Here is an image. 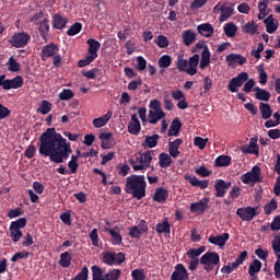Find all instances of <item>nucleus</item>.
<instances>
[{
    "mask_svg": "<svg viewBox=\"0 0 280 280\" xmlns=\"http://www.w3.org/2000/svg\"><path fill=\"white\" fill-rule=\"evenodd\" d=\"M38 152L49 156L50 162L61 164L73 153L71 143L58 133L56 128H48L39 138Z\"/></svg>",
    "mask_w": 280,
    "mask_h": 280,
    "instance_id": "f257e3e1",
    "label": "nucleus"
},
{
    "mask_svg": "<svg viewBox=\"0 0 280 280\" xmlns=\"http://www.w3.org/2000/svg\"><path fill=\"white\" fill-rule=\"evenodd\" d=\"M148 188V183H145V176L135 175L128 176L126 178L125 191L132 195L136 200H143L145 197V189Z\"/></svg>",
    "mask_w": 280,
    "mask_h": 280,
    "instance_id": "f03ea898",
    "label": "nucleus"
},
{
    "mask_svg": "<svg viewBox=\"0 0 280 280\" xmlns=\"http://www.w3.org/2000/svg\"><path fill=\"white\" fill-rule=\"evenodd\" d=\"M199 63V56L194 55L188 60L184 59L183 56L177 57L176 68L180 72H186L189 75H195L197 73V67Z\"/></svg>",
    "mask_w": 280,
    "mask_h": 280,
    "instance_id": "7ed1b4c3",
    "label": "nucleus"
},
{
    "mask_svg": "<svg viewBox=\"0 0 280 280\" xmlns=\"http://www.w3.org/2000/svg\"><path fill=\"white\" fill-rule=\"evenodd\" d=\"M153 156H154V150H148L143 153H140V155L136 158V160L130 161V164L133 171L145 172V170H148L151 166Z\"/></svg>",
    "mask_w": 280,
    "mask_h": 280,
    "instance_id": "20e7f679",
    "label": "nucleus"
},
{
    "mask_svg": "<svg viewBox=\"0 0 280 280\" xmlns=\"http://www.w3.org/2000/svg\"><path fill=\"white\" fill-rule=\"evenodd\" d=\"M220 255L215 252H207L200 258V265L208 273L212 272L214 266H219Z\"/></svg>",
    "mask_w": 280,
    "mask_h": 280,
    "instance_id": "39448f33",
    "label": "nucleus"
},
{
    "mask_svg": "<svg viewBox=\"0 0 280 280\" xmlns=\"http://www.w3.org/2000/svg\"><path fill=\"white\" fill-rule=\"evenodd\" d=\"M32 36L28 35L25 32L16 33L12 36V38L9 40L10 45L14 48H24L28 45L31 42Z\"/></svg>",
    "mask_w": 280,
    "mask_h": 280,
    "instance_id": "423d86ee",
    "label": "nucleus"
},
{
    "mask_svg": "<svg viewBox=\"0 0 280 280\" xmlns=\"http://www.w3.org/2000/svg\"><path fill=\"white\" fill-rule=\"evenodd\" d=\"M244 184L260 183L262 182L261 170L259 166H254L250 172L245 173L241 177Z\"/></svg>",
    "mask_w": 280,
    "mask_h": 280,
    "instance_id": "0eeeda50",
    "label": "nucleus"
},
{
    "mask_svg": "<svg viewBox=\"0 0 280 280\" xmlns=\"http://www.w3.org/2000/svg\"><path fill=\"white\" fill-rule=\"evenodd\" d=\"M236 215H238L243 222H252L257 215V208L250 206L238 208L236 210Z\"/></svg>",
    "mask_w": 280,
    "mask_h": 280,
    "instance_id": "6e6552de",
    "label": "nucleus"
},
{
    "mask_svg": "<svg viewBox=\"0 0 280 280\" xmlns=\"http://www.w3.org/2000/svg\"><path fill=\"white\" fill-rule=\"evenodd\" d=\"M248 80V74L246 72L240 73L237 77L230 80L228 90L231 93L238 92V89Z\"/></svg>",
    "mask_w": 280,
    "mask_h": 280,
    "instance_id": "1a4fd4ad",
    "label": "nucleus"
},
{
    "mask_svg": "<svg viewBox=\"0 0 280 280\" xmlns=\"http://www.w3.org/2000/svg\"><path fill=\"white\" fill-rule=\"evenodd\" d=\"M208 203H209L208 198H202L197 202L190 203L189 206L190 213H198L199 215H202V213H205V211H207L208 209Z\"/></svg>",
    "mask_w": 280,
    "mask_h": 280,
    "instance_id": "9d476101",
    "label": "nucleus"
},
{
    "mask_svg": "<svg viewBox=\"0 0 280 280\" xmlns=\"http://www.w3.org/2000/svg\"><path fill=\"white\" fill-rule=\"evenodd\" d=\"M232 183L231 182H225L223 179H218L214 184V190L215 194L214 196L217 198H223L228 191V189L231 187Z\"/></svg>",
    "mask_w": 280,
    "mask_h": 280,
    "instance_id": "9b49d317",
    "label": "nucleus"
},
{
    "mask_svg": "<svg viewBox=\"0 0 280 280\" xmlns=\"http://www.w3.org/2000/svg\"><path fill=\"white\" fill-rule=\"evenodd\" d=\"M104 232L109 233V235L112 237V244L114 246H119V245H121V242H124V237L119 233V228L118 226H115L114 229L105 228Z\"/></svg>",
    "mask_w": 280,
    "mask_h": 280,
    "instance_id": "f8f14e48",
    "label": "nucleus"
},
{
    "mask_svg": "<svg viewBox=\"0 0 280 280\" xmlns=\"http://www.w3.org/2000/svg\"><path fill=\"white\" fill-rule=\"evenodd\" d=\"M98 138L102 140L101 148L103 149H110L117 143L110 132H101Z\"/></svg>",
    "mask_w": 280,
    "mask_h": 280,
    "instance_id": "ddd939ff",
    "label": "nucleus"
},
{
    "mask_svg": "<svg viewBox=\"0 0 280 280\" xmlns=\"http://www.w3.org/2000/svg\"><path fill=\"white\" fill-rule=\"evenodd\" d=\"M171 280H188V272L183 264H177L175 266L174 272L171 276Z\"/></svg>",
    "mask_w": 280,
    "mask_h": 280,
    "instance_id": "4468645a",
    "label": "nucleus"
},
{
    "mask_svg": "<svg viewBox=\"0 0 280 280\" xmlns=\"http://www.w3.org/2000/svg\"><path fill=\"white\" fill-rule=\"evenodd\" d=\"M59 51V47L55 44H48L42 49V60L46 61L48 58L56 56Z\"/></svg>",
    "mask_w": 280,
    "mask_h": 280,
    "instance_id": "2eb2a0df",
    "label": "nucleus"
},
{
    "mask_svg": "<svg viewBox=\"0 0 280 280\" xmlns=\"http://www.w3.org/2000/svg\"><path fill=\"white\" fill-rule=\"evenodd\" d=\"M229 240H230V234L223 233V234L217 235V236H213V235L209 236L208 243L222 248V246H225V244Z\"/></svg>",
    "mask_w": 280,
    "mask_h": 280,
    "instance_id": "dca6fc26",
    "label": "nucleus"
},
{
    "mask_svg": "<svg viewBox=\"0 0 280 280\" xmlns=\"http://www.w3.org/2000/svg\"><path fill=\"white\" fill-rule=\"evenodd\" d=\"M24 79L21 75H16L13 79H7L5 81V90H16L23 88Z\"/></svg>",
    "mask_w": 280,
    "mask_h": 280,
    "instance_id": "f3484780",
    "label": "nucleus"
},
{
    "mask_svg": "<svg viewBox=\"0 0 280 280\" xmlns=\"http://www.w3.org/2000/svg\"><path fill=\"white\" fill-rule=\"evenodd\" d=\"M184 179L188 180L191 186L199 187L200 189H206L209 186V180H199L197 177L191 176L189 174L184 175Z\"/></svg>",
    "mask_w": 280,
    "mask_h": 280,
    "instance_id": "a211bd4d",
    "label": "nucleus"
},
{
    "mask_svg": "<svg viewBox=\"0 0 280 280\" xmlns=\"http://www.w3.org/2000/svg\"><path fill=\"white\" fill-rule=\"evenodd\" d=\"M261 268V261L255 258L248 267V275L252 278L250 280H257L256 275L260 272Z\"/></svg>",
    "mask_w": 280,
    "mask_h": 280,
    "instance_id": "6ab92c4d",
    "label": "nucleus"
},
{
    "mask_svg": "<svg viewBox=\"0 0 280 280\" xmlns=\"http://www.w3.org/2000/svg\"><path fill=\"white\" fill-rule=\"evenodd\" d=\"M168 198V190L165 189V187H159L155 189V192L153 195L154 202H159L160 205H163Z\"/></svg>",
    "mask_w": 280,
    "mask_h": 280,
    "instance_id": "aec40b11",
    "label": "nucleus"
},
{
    "mask_svg": "<svg viewBox=\"0 0 280 280\" xmlns=\"http://www.w3.org/2000/svg\"><path fill=\"white\" fill-rule=\"evenodd\" d=\"M68 167H69L70 171H68L67 167H65L63 165H60V166L57 168V172H58L59 174H62V175L77 174L78 171H79L80 164H79V163H75V162L69 161V162H68Z\"/></svg>",
    "mask_w": 280,
    "mask_h": 280,
    "instance_id": "412c9836",
    "label": "nucleus"
},
{
    "mask_svg": "<svg viewBox=\"0 0 280 280\" xmlns=\"http://www.w3.org/2000/svg\"><path fill=\"white\" fill-rule=\"evenodd\" d=\"M89 48H88V52H89V56L93 57L94 59L97 58V51H100V48L102 47V44H100V42L93 39V38H90L88 42H86Z\"/></svg>",
    "mask_w": 280,
    "mask_h": 280,
    "instance_id": "4be33fe9",
    "label": "nucleus"
},
{
    "mask_svg": "<svg viewBox=\"0 0 280 280\" xmlns=\"http://www.w3.org/2000/svg\"><path fill=\"white\" fill-rule=\"evenodd\" d=\"M69 20L61 16V14H55L52 16V27L56 30H63L67 27Z\"/></svg>",
    "mask_w": 280,
    "mask_h": 280,
    "instance_id": "5701e85b",
    "label": "nucleus"
},
{
    "mask_svg": "<svg viewBox=\"0 0 280 280\" xmlns=\"http://www.w3.org/2000/svg\"><path fill=\"white\" fill-rule=\"evenodd\" d=\"M50 21L48 19H44L39 22L38 32L44 40H48L49 32H50Z\"/></svg>",
    "mask_w": 280,
    "mask_h": 280,
    "instance_id": "b1692460",
    "label": "nucleus"
},
{
    "mask_svg": "<svg viewBox=\"0 0 280 280\" xmlns=\"http://www.w3.org/2000/svg\"><path fill=\"white\" fill-rule=\"evenodd\" d=\"M112 117H113V112L108 110L105 115L93 119V126L95 128H102V127L106 126V124H108V121L110 120Z\"/></svg>",
    "mask_w": 280,
    "mask_h": 280,
    "instance_id": "393cba45",
    "label": "nucleus"
},
{
    "mask_svg": "<svg viewBox=\"0 0 280 280\" xmlns=\"http://www.w3.org/2000/svg\"><path fill=\"white\" fill-rule=\"evenodd\" d=\"M225 60L229 66H233L235 63H238L240 66H243L247 62L246 58L241 55L230 54L225 57Z\"/></svg>",
    "mask_w": 280,
    "mask_h": 280,
    "instance_id": "a878e982",
    "label": "nucleus"
},
{
    "mask_svg": "<svg viewBox=\"0 0 280 280\" xmlns=\"http://www.w3.org/2000/svg\"><path fill=\"white\" fill-rule=\"evenodd\" d=\"M183 143L182 139H176L175 141H168V152L170 155L173 158H177L179 155L178 148Z\"/></svg>",
    "mask_w": 280,
    "mask_h": 280,
    "instance_id": "bb28decb",
    "label": "nucleus"
},
{
    "mask_svg": "<svg viewBox=\"0 0 280 280\" xmlns=\"http://www.w3.org/2000/svg\"><path fill=\"white\" fill-rule=\"evenodd\" d=\"M197 31L200 35L205 37H211V35L214 33L212 25L209 23L198 25Z\"/></svg>",
    "mask_w": 280,
    "mask_h": 280,
    "instance_id": "cd10ccee",
    "label": "nucleus"
},
{
    "mask_svg": "<svg viewBox=\"0 0 280 280\" xmlns=\"http://www.w3.org/2000/svg\"><path fill=\"white\" fill-rule=\"evenodd\" d=\"M160 138H161L160 135L147 136L144 138V142H142V147H148V148L152 149V148L156 147Z\"/></svg>",
    "mask_w": 280,
    "mask_h": 280,
    "instance_id": "c85d7f7f",
    "label": "nucleus"
},
{
    "mask_svg": "<svg viewBox=\"0 0 280 280\" xmlns=\"http://www.w3.org/2000/svg\"><path fill=\"white\" fill-rule=\"evenodd\" d=\"M180 128H182V122L179 121L178 118H175L172 124H171V127H170V130L167 132V136L172 137V136H175L177 137L179 131H180Z\"/></svg>",
    "mask_w": 280,
    "mask_h": 280,
    "instance_id": "c756f323",
    "label": "nucleus"
},
{
    "mask_svg": "<svg viewBox=\"0 0 280 280\" xmlns=\"http://www.w3.org/2000/svg\"><path fill=\"white\" fill-rule=\"evenodd\" d=\"M72 256L69 252L60 254L59 265L61 268H69L71 266Z\"/></svg>",
    "mask_w": 280,
    "mask_h": 280,
    "instance_id": "7c9ffc66",
    "label": "nucleus"
},
{
    "mask_svg": "<svg viewBox=\"0 0 280 280\" xmlns=\"http://www.w3.org/2000/svg\"><path fill=\"white\" fill-rule=\"evenodd\" d=\"M254 91H256V94H255V97L258 100V101H265V102H268L270 100V96L271 94L264 90V89H260L258 86H256L254 89Z\"/></svg>",
    "mask_w": 280,
    "mask_h": 280,
    "instance_id": "2f4dec72",
    "label": "nucleus"
},
{
    "mask_svg": "<svg viewBox=\"0 0 280 280\" xmlns=\"http://www.w3.org/2000/svg\"><path fill=\"white\" fill-rule=\"evenodd\" d=\"M155 231L159 234L165 233L166 235H170V233H171V225L168 223V220L165 219L163 222L158 223L156 228H155Z\"/></svg>",
    "mask_w": 280,
    "mask_h": 280,
    "instance_id": "473e14b6",
    "label": "nucleus"
},
{
    "mask_svg": "<svg viewBox=\"0 0 280 280\" xmlns=\"http://www.w3.org/2000/svg\"><path fill=\"white\" fill-rule=\"evenodd\" d=\"M22 237L23 232L19 228L10 225V238L12 240V242H14V244H18V242H20Z\"/></svg>",
    "mask_w": 280,
    "mask_h": 280,
    "instance_id": "72a5a7b5",
    "label": "nucleus"
},
{
    "mask_svg": "<svg viewBox=\"0 0 280 280\" xmlns=\"http://www.w3.org/2000/svg\"><path fill=\"white\" fill-rule=\"evenodd\" d=\"M172 163V158L167 153L163 152L159 155V165L162 168H167Z\"/></svg>",
    "mask_w": 280,
    "mask_h": 280,
    "instance_id": "f704fd0d",
    "label": "nucleus"
},
{
    "mask_svg": "<svg viewBox=\"0 0 280 280\" xmlns=\"http://www.w3.org/2000/svg\"><path fill=\"white\" fill-rule=\"evenodd\" d=\"M182 38H183V43L186 46H190L196 40V35L192 31L187 30L183 33Z\"/></svg>",
    "mask_w": 280,
    "mask_h": 280,
    "instance_id": "c9c22d12",
    "label": "nucleus"
},
{
    "mask_svg": "<svg viewBox=\"0 0 280 280\" xmlns=\"http://www.w3.org/2000/svg\"><path fill=\"white\" fill-rule=\"evenodd\" d=\"M233 12H234V9L232 7H226L225 3H224L223 7H222V10H221V15L219 18V21L220 22L228 21V19L231 18Z\"/></svg>",
    "mask_w": 280,
    "mask_h": 280,
    "instance_id": "e433bc0d",
    "label": "nucleus"
},
{
    "mask_svg": "<svg viewBox=\"0 0 280 280\" xmlns=\"http://www.w3.org/2000/svg\"><path fill=\"white\" fill-rule=\"evenodd\" d=\"M206 246H200L199 248H190L187 250L186 255L189 259H199L198 257L205 253Z\"/></svg>",
    "mask_w": 280,
    "mask_h": 280,
    "instance_id": "4c0bfd02",
    "label": "nucleus"
},
{
    "mask_svg": "<svg viewBox=\"0 0 280 280\" xmlns=\"http://www.w3.org/2000/svg\"><path fill=\"white\" fill-rule=\"evenodd\" d=\"M165 118V114L163 112H155V110H150L149 112V122L150 124H156L159 122L160 119Z\"/></svg>",
    "mask_w": 280,
    "mask_h": 280,
    "instance_id": "58836bf2",
    "label": "nucleus"
},
{
    "mask_svg": "<svg viewBox=\"0 0 280 280\" xmlns=\"http://www.w3.org/2000/svg\"><path fill=\"white\" fill-rule=\"evenodd\" d=\"M231 156L229 155H220L215 159L214 165L217 167H223V166H229L231 164Z\"/></svg>",
    "mask_w": 280,
    "mask_h": 280,
    "instance_id": "ea45409f",
    "label": "nucleus"
},
{
    "mask_svg": "<svg viewBox=\"0 0 280 280\" xmlns=\"http://www.w3.org/2000/svg\"><path fill=\"white\" fill-rule=\"evenodd\" d=\"M7 66H8V70L10 72H19L21 71V63L18 62V60L14 58V57H10L8 62H7Z\"/></svg>",
    "mask_w": 280,
    "mask_h": 280,
    "instance_id": "a19ab883",
    "label": "nucleus"
},
{
    "mask_svg": "<svg viewBox=\"0 0 280 280\" xmlns=\"http://www.w3.org/2000/svg\"><path fill=\"white\" fill-rule=\"evenodd\" d=\"M259 109H260V113H261V117L264 119H268V118L271 117L272 110H271V107H270L269 104L260 103L259 104Z\"/></svg>",
    "mask_w": 280,
    "mask_h": 280,
    "instance_id": "79ce46f5",
    "label": "nucleus"
},
{
    "mask_svg": "<svg viewBox=\"0 0 280 280\" xmlns=\"http://www.w3.org/2000/svg\"><path fill=\"white\" fill-rule=\"evenodd\" d=\"M264 23L266 24V31L269 34H272L277 31L278 26L275 25L273 16L269 15L267 19L264 20Z\"/></svg>",
    "mask_w": 280,
    "mask_h": 280,
    "instance_id": "37998d69",
    "label": "nucleus"
},
{
    "mask_svg": "<svg viewBox=\"0 0 280 280\" xmlns=\"http://www.w3.org/2000/svg\"><path fill=\"white\" fill-rule=\"evenodd\" d=\"M121 278L120 269H109L105 275V280H119Z\"/></svg>",
    "mask_w": 280,
    "mask_h": 280,
    "instance_id": "c03bdc74",
    "label": "nucleus"
},
{
    "mask_svg": "<svg viewBox=\"0 0 280 280\" xmlns=\"http://www.w3.org/2000/svg\"><path fill=\"white\" fill-rule=\"evenodd\" d=\"M223 31L228 37H234L237 32V26L234 23H228L224 25Z\"/></svg>",
    "mask_w": 280,
    "mask_h": 280,
    "instance_id": "a18cd8bd",
    "label": "nucleus"
},
{
    "mask_svg": "<svg viewBox=\"0 0 280 280\" xmlns=\"http://www.w3.org/2000/svg\"><path fill=\"white\" fill-rule=\"evenodd\" d=\"M83 30V24L82 23H74L73 25H71V27L67 31V35L69 36H75L79 33H81Z\"/></svg>",
    "mask_w": 280,
    "mask_h": 280,
    "instance_id": "49530a36",
    "label": "nucleus"
},
{
    "mask_svg": "<svg viewBox=\"0 0 280 280\" xmlns=\"http://www.w3.org/2000/svg\"><path fill=\"white\" fill-rule=\"evenodd\" d=\"M257 31H258L257 25L250 22L242 26V32L245 34L255 35Z\"/></svg>",
    "mask_w": 280,
    "mask_h": 280,
    "instance_id": "de8ad7c7",
    "label": "nucleus"
},
{
    "mask_svg": "<svg viewBox=\"0 0 280 280\" xmlns=\"http://www.w3.org/2000/svg\"><path fill=\"white\" fill-rule=\"evenodd\" d=\"M103 264H106V266H115V253L105 252L103 256Z\"/></svg>",
    "mask_w": 280,
    "mask_h": 280,
    "instance_id": "09e8293b",
    "label": "nucleus"
},
{
    "mask_svg": "<svg viewBox=\"0 0 280 280\" xmlns=\"http://www.w3.org/2000/svg\"><path fill=\"white\" fill-rule=\"evenodd\" d=\"M277 209H278V203L275 199H271L270 202H268L264 207V211H265L266 215H271L272 211H277Z\"/></svg>",
    "mask_w": 280,
    "mask_h": 280,
    "instance_id": "8fccbe9b",
    "label": "nucleus"
},
{
    "mask_svg": "<svg viewBox=\"0 0 280 280\" xmlns=\"http://www.w3.org/2000/svg\"><path fill=\"white\" fill-rule=\"evenodd\" d=\"M51 107L52 104L49 103V101L44 100L38 107V112H40L43 115H47L51 112Z\"/></svg>",
    "mask_w": 280,
    "mask_h": 280,
    "instance_id": "3c124183",
    "label": "nucleus"
},
{
    "mask_svg": "<svg viewBox=\"0 0 280 280\" xmlns=\"http://www.w3.org/2000/svg\"><path fill=\"white\" fill-rule=\"evenodd\" d=\"M171 63H172V58L168 55H163L158 61L159 67L162 69L168 68Z\"/></svg>",
    "mask_w": 280,
    "mask_h": 280,
    "instance_id": "603ef678",
    "label": "nucleus"
},
{
    "mask_svg": "<svg viewBox=\"0 0 280 280\" xmlns=\"http://www.w3.org/2000/svg\"><path fill=\"white\" fill-rule=\"evenodd\" d=\"M128 132L138 136L141 132V122H129Z\"/></svg>",
    "mask_w": 280,
    "mask_h": 280,
    "instance_id": "864d4df0",
    "label": "nucleus"
},
{
    "mask_svg": "<svg viewBox=\"0 0 280 280\" xmlns=\"http://www.w3.org/2000/svg\"><path fill=\"white\" fill-rule=\"evenodd\" d=\"M20 215H24V210H22L21 208L10 209L7 212V218H9L10 220H14L15 218H20Z\"/></svg>",
    "mask_w": 280,
    "mask_h": 280,
    "instance_id": "5fc2aeb1",
    "label": "nucleus"
},
{
    "mask_svg": "<svg viewBox=\"0 0 280 280\" xmlns=\"http://www.w3.org/2000/svg\"><path fill=\"white\" fill-rule=\"evenodd\" d=\"M89 268L85 266L81 269V271L71 280H89Z\"/></svg>",
    "mask_w": 280,
    "mask_h": 280,
    "instance_id": "6e6d98bb",
    "label": "nucleus"
},
{
    "mask_svg": "<svg viewBox=\"0 0 280 280\" xmlns=\"http://www.w3.org/2000/svg\"><path fill=\"white\" fill-rule=\"evenodd\" d=\"M74 97V92L72 90L63 89L61 93H59V98L61 101H70Z\"/></svg>",
    "mask_w": 280,
    "mask_h": 280,
    "instance_id": "4d7b16f0",
    "label": "nucleus"
},
{
    "mask_svg": "<svg viewBox=\"0 0 280 280\" xmlns=\"http://www.w3.org/2000/svg\"><path fill=\"white\" fill-rule=\"evenodd\" d=\"M131 278L132 280H145V272L143 269H133Z\"/></svg>",
    "mask_w": 280,
    "mask_h": 280,
    "instance_id": "13d9d810",
    "label": "nucleus"
},
{
    "mask_svg": "<svg viewBox=\"0 0 280 280\" xmlns=\"http://www.w3.org/2000/svg\"><path fill=\"white\" fill-rule=\"evenodd\" d=\"M11 226H14L15 229H25L27 226V219L26 218H20L16 221H12Z\"/></svg>",
    "mask_w": 280,
    "mask_h": 280,
    "instance_id": "bf43d9fd",
    "label": "nucleus"
},
{
    "mask_svg": "<svg viewBox=\"0 0 280 280\" xmlns=\"http://www.w3.org/2000/svg\"><path fill=\"white\" fill-rule=\"evenodd\" d=\"M129 235L133 240H141V235H143V234L139 231V226L133 225V226L129 228Z\"/></svg>",
    "mask_w": 280,
    "mask_h": 280,
    "instance_id": "052dcab7",
    "label": "nucleus"
},
{
    "mask_svg": "<svg viewBox=\"0 0 280 280\" xmlns=\"http://www.w3.org/2000/svg\"><path fill=\"white\" fill-rule=\"evenodd\" d=\"M148 67V60L141 56L137 57V70L143 71Z\"/></svg>",
    "mask_w": 280,
    "mask_h": 280,
    "instance_id": "680f3d73",
    "label": "nucleus"
},
{
    "mask_svg": "<svg viewBox=\"0 0 280 280\" xmlns=\"http://www.w3.org/2000/svg\"><path fill=\"white\" fill-rule=\"evenodd\" d=\"M209 141L208 138L203 139L201 137H195L194 144L198 147L200 150L205 149L207 145V142Z\"/></svg>",
    "mask_w": 280,
    "mask_h": 280,
    "instance_id": "e2e57ef3",
    "label": "nucleus"
},
{
    "mask_svg": "<svg viewBox=\"0 0 280 280\" xmlns=\"http://www.w3.org/2000/svg\"><path fill=\"white\" fill-rule=\"evenodd\" d=\"M93 61H95V58L93 56H86L84 59L80 60L78 62V67L79 68H84L88 67L89 65H91Z\"/></svg>",
    "mask_w": 280,
    "mask_h": 280,
    "instance_id": "0e129e2a",
    "label": "nucleus"
},
{
    "mask_svg": "<svg viewBox=\"0 0 280 280\" xmlns=\"http://www.w3.org/2000/svg\"><path fill=\"white\" fill-rule=\"evenodd\" d=\"M155 44L160 48H166L168 46V39L165 36L160 35V36H158V39H156Z\"/></svg>",
    "mask_w": 280,
    "mask_h": 280,
    "instance_id": "69168bd1",
    "label": "nucleus"
},
{
    "mask_svg": "<svg viewBox=\"0 0 280 280\" xmlns=\"http://www.w3.org/2000/svg\"><path fill=\"white\" fill-rule=\"evenodd\" d=\"M272 250L273 253H280V234L276 235L272 241Z\"/></svg>",
    "mask_w": 280,
    "mask_h": 280,
    "instance_id": "338daca9",
    "label": "nucleus"
},
{
    "mask_svg": "<svg viewBox=\"0 0 280 280\" xmlns=\"http://www.w3.org/2000/svg\"><path fill=\"white\" fill-rule=\"evenodd\" d=\"M270 229L271 231H280V214L273 218Z\"/></svg>",
    "mask_w": 280,
    "mask_h": 280,
    "instance_id": "774afa93",
    "label": "nucleus"
}]
</instances>
